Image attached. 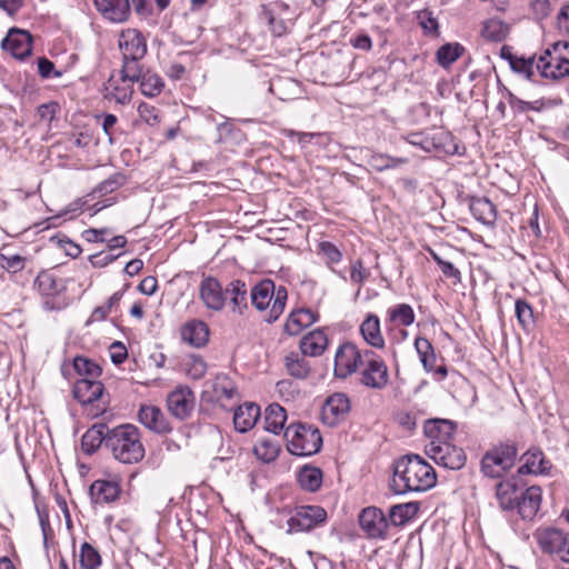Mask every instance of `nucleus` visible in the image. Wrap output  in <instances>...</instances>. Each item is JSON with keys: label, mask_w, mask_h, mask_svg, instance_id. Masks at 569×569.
Listing matches in <instances>:
<instances>
[{"label": "nucleus", "mask_w": 569, "mask_h": 569, "mask_svg": "<svg viewBox=\"0 0 569 569\" xmlns=\"http://www.w3.org/2000/svg\"><path fill=\"white\" fill-rule=\"evenodd\" d=\"M1 47L12 57L23 60L32 52V37L28 31L13 28L2 40Z\"/></svg>", "instance_id": "4468645a"}, {"label": "nucleus", "mask_w": 569, "mask_h": 569, "mask_svg": "<svg viewBox=\"0 0 569 569\" xmlns=\"http://www.w3.org/2000/svg\"><path fill=\"white\" fill-rule=\"evenodd\" d=\"M322 478L321 469L310 465L303 466L297 475L299 486L309 492H316L321 488Z\"/></svg>", "instance_id": "c9c22d12"}, {"label": "nucleus", "mask_w": 569, "mask_h": 569, "mask_svg": "<svg viewBox=\"0 0 569 569\" xmlns=\"http://www.w3.org/2000/svg\"><path fill=\"white\" fill-rule=\"evenodd\" d=\"M319 252L327 259V263H338L342 258L341 251L330 241H321L318 246Z\"/></svg>", "instance_id": "680f3d73"}, {"label": "nucleus", "mask_w": 569, "mask_h": 569, "mask_svg": "<svg viewBox=\"0 0 569 569\" xmlns=\"http://www.w3.org/2000/svg\"><path fill=\"white\" fill-rule=\"evenodd\" d=\"M107 451L121 463H138L146 455L140 430L131 423L111 428L107 437Z\"/></svg>", "instance_id": "f03ea898"}, {"label": "nucleus", "mask_w": 569, "mask_h": 569, "mask_svg": "<svg viewBox=\"0 0 569 569\" xmlns=\"http://www.w3.org/2000/svg\"><path fill=\"white\" fill-rule=\"evenodd\" d=\"M360 367V349L352 342L340 345L335 355L333 373L337 378L346 379Z\"/></svg>", "instance_id": "1a4fd4ad"}, {"label": "nucleus", "mask_w": 569, "mask_h": 569, "mask_svg": "<svg viewBox=\"0 0 569 569\" xmlns=\"http://www.w3.org/2000/svg\"><path fill=\"white\" fill-rule=\"evenodd\" d=\"M139 422L156 433H167L171 427L162 410L156 406L143 405L138 412Z\"/></svg>", "instance_id": "4be33fe9"}, {"label": "nucleus", "mask_w": 569, "mask_h": 569, "mask_svg": "<svg viewBox=\"0 0 569 569\" xmlns=\"http://www.w3.org/2000/svg\"><path fill=\"white\" fill-rule=\"evenodd\" d=\"M425 435L430 439L428 445H441L450 442L455 435L456 426L447 419H431L425 423Z\"/></svg>", "instance_id": "b1692460"}, {"label": "nucleus", "mask_w": 569, "mask_h": 569, "mask_svg": "<svg viewBox=\"0 0 569 569\" xmlns=\"http://www.w3.org/2000/svg\"><path fill=\"white\" fill-rule=\"evenodd\" d=\"M350 409L349 397L343 392H335L326 399L322 406V421L330 427H335L346 420Z\"/></svg>", "instance_id": "f8f14e48"}, {"label": "nucleus", "mask_w": 569, "mask_h": 569, "mask_svg": "<svg viewBox=\"0 0 569 569\" xmlns=\"http://www.w3.org/2000/svg\"><path fill=\"white\" fill-rule=\"evenodd\" d=\"M109 428L106 423H97L89 428L81 438V448L87 455L94 453L99 448L107 450Z\"/></svg>", "instance_id": "393cba45"}, {"label": "nucleus", "mask_w": 569, "mask_h": 569, "mask_svg": "<svg viewBox=\"0 0 569 569\" xmlns=\"http://www.w3.org/2000/svg\"><path fill=\"white\" fill-rule=\"evenodd\" d=\"M224 307L228 305L231 312L243 315L248 309V289L244 281L234 279L223 287Z\"/></svg>", "instance_id": "f3484780"}, {"label": "nucleus", "mask_w": 569, "mask_h": 569, "mask_svg": "<svg viewBox=\"0 0 569 569\" xmlns=\"http://www.w3.org/2000/svg\"><path fill=\"white\" fill-rule=\"evenodd\" d=\"M469 210L472 217L483 224H492L497 219L496 207L486 197H470Z\"/></svg>", "instance_id": "473e14b6"}, {"label": "nucleus", "mask_w": 569, "mask_h": 569, "mask_svg": "<svg viewBox=\"0 0 569 569\" xmlns=\"http://www.w3.org/2000/svg\"><path fill=\"white\" fill-rule=\"evenodd\" d=\"M72 366L81 378L98 379L102 373V369L98 363L82 356H77L73 359Z\"/></svg>", "instance_id": "a18cd8bd"}, {"label": "nucleus", "mask_w": 569, "mask_h": 569, "mask_svg": "<svg viewBox=\"0 0 569 569\" xmlns=\"http://www.w3.org/2000/svg\"><path fill=\"white\" fill-rule=\"evenodd\" d=\"M360 333L363 340L371 347L382 349L385 339L380 329V319L375 313H368L360 325Z\"/></svg>", "instance_id": "2f4dec72"}, {"label": "nucleus", "mask_w": 569, "mask_h": 569, "mask_svg": "<svg viewBox=\"0 0 569 569\" xmlns=\"http://www.w3.org/2000/svg\"><path fill=\"white\" fill-rule=\"evenodd\" d=\"M367 277L368 272L365 269L362 260L358 259L353 261L351 264L350 280L359 286L358 291H360V288L366 281ZM357 295H359V292H357Z\"/></svg>", "instance_id": "e2e57ef3"}, {"label": "nucleus", "mask_w": 569, "mask_h": 569, "mask_svg": "<svg viewBox=\"0 0 569 569\" xmlns=\"http://www.w3.org/2000/svg\"><path fill=\"white\" fill-rule=\"evenodd\" d=\"M508 34V26L499 19H489L482 28V36L490 41H502Z\"/></svg>", "instance_id": "de8ad7c7"}, {"label": "nucleus", "mask_w": 569, "mask_h": 569, "mask_svg": "<svg viewBox=\"0 0 569 569\" xmlns=\"http://www.w3.org/2000/svg\"><path fill=\"white\" fill-rule=\"evenodd\" d=\"M563 535L565 532L560 529L545 528L538 530L535 535V538L543 552L557 557L561 543H563Z\"/></svg>", "instance_id": "72a5a7b5"}, {"label": "nucleus", "mask_w": 569, "mask_h": 569, "mask_svg": "<svg viewBox=\"0 0 569 569\" xmlns=\"http://www.w3.org/2000/svg\"><path fill=\"white\" fill-rule=\"evenodd\" d=\"M328 347V337L321 329H316L305 335L299 343L303 356L319 357Z\"/></svg>", "instance_id": "c756f323"}, {"label": "nucleus", "mask_w": 569, "mask_h": 569, "mask_svg": "<svg viewBox=\"0 0 569 569\" xmlns=\"http://www.w3.org/2000/svg\"><path fill=\"white\" fill-rule=\"evenodd\" d=\"M417 19L419 26L423 29L426 33L436 34L438 33L439 24L437 18L433 16L432 11L428 9L420 10L417 13Z\"/></svg>", "instance_id": "13d9d810"}, {"label": "nucleus", "mask_w": 569, "mask_h": 569, "mask_svg": "<svg viewBox=\"0 0 569 569\" xmlns=\"http://www.w3.org/2000/svg\"><path fill=\"white\" fill-rule=\"evenodd\" d=\"M432 151H442L455 154L458 152V146L451 132L443 129L431 131Z\"/></svg>", "instance_id": "a19ab883"}, {"label": "nucleus", "mask_w": 569, "mask_h": 569, "mask_svg": "<svg viewBox=\"0 0 569 569\" xmlns=\"http://www.w3.org/2000/svg\"><path fill=\"white\" fill-rule=\"evenodd\" d=\"M500 481L495 486V497L501 510L513 511L518 502L519 487L516 478L499 479Z\"/></svg>", "instance_id": "aec40b11"}, {"label": "nucleus", "mask_w": 569, "mask_h": 569, "mask_svg": "<svg viewBox=\"0 0 569 569\" xmlns=\"http://www.w3.org/2000/svg\"><path fill=\"white\" fill-rule=\"evenodd\" d=\"M437 482L435 469L420 456L407 455L393 463V477L390 485L396 495L423 492Z\"/></svg>", "instance_id": "f257e3e1"}, {"label": "nucleus", "mask_w": 569, "mask_h": 569, "mask_svg": "<svg viewBox=\"0 0 569 569\" xmlns=\"http://www.w3.org/2000/svg\"><path fill=\"white\" fill-rule=\"evenodd\" d=\"M143 73L144 71L140 64V60L122 59L120 74L123 82H138Z\"/></svg>", "instance_id": "864d4df0"}, {"label": "nucleus", "mask_w": 569, "mask_h": 569, "mask_svg": "<svg viewBox=\"0 0 569 569\" xmlns=\"http://www.w3.org/2000/svg\"><path fill=\"white\" fill-rule=\"evenodd\" d=\"M104 391L101 381L97 379L79 378L73 386V397L82 405H93Z\"/></svg>", "instance_id": "5701e85b"}, {"label": "nucleus", "mask_w": 569, "mask_h": 569, "mask_svg": "<svg viewBox=\"0 0 569 569\" xmlns=\"http://www.w3.org/2000/svg\"><path fill=\"white\" fill-rule=\"evenodd\" d=\"M415 349L419 356L423 369L427 372H431L437 360L431 342L427 338L417 337L415 339Z\"/></svg>", "instance_id": "ea45409f"}, {"label": "nucleus", "mask_w": 569, "mask_h": 569, "mask_svg": "<svg viewBox=\"0 0 569 569\" xmlns=\"http://www.w3.org/2000/svg\"><path fill=\"white\" fill-rule=\"evenodd\" d=\"M200 298L204 306L213 311H221L224 308L223 287L213 277H206L200 282Z\"/></svg>", "instance_id": "a211bd4d"}, {"label": "nucleus", "mask_w": 569, "mask_h": 569, "mask_svg": "<svg viewBox=\"0 0 569 569\" xmlns=\"http://www.w3.org/2000/svg\"><path fill=\"white\" fill-rule=\"evenodd\" d=\"M128 357L126 346L121 341H114L110 346V358L114 365H121Z\"/></svg>", "instance_id": "69168bd1"}, {"label": "nucleus", "mask_w": 569, "mask_h": 569, "mask_svg": "<svg viewBox=\"0 0 569 569\" xmlns=\"http://www.w3.org/2000/svg\"><path fill=\"white\" fill-rule=\"evenodd\" d=\"M138 82H140L141 93L149 98L159 96L164 88L162 78L151 70H146Z\"/></svg>", "instance_id": "79ce46f5"}, {"label": "nucleus", "mask_w": 569, "mask_h": 569, "mask_svg": "<svg viewBox=\"0 0 569 569\" xmlns=\"http://www.w3.org/2000/svg\"><path fill=\"white\" fill-rule=\"evenodd\" d=\"M503 90L506 92L508 103L510 104V107L515 113H523V112L528 111V107H529L528 101L521 100L506 87L503 88Z\"/></svg>", "instance_id": "0e129e2a"}, {"label": "nucleus", "mask_w": 569, "mask_h": 569, "mask_svg": "<svg viewBox=\"0 0 569 569\" xmlns=\"http://www.w3.org/2000/svg\"><path fill=\"white\" fill-rule=\"evenodd\" d=\"M119 49L122 59L141 60L147 54V42L137 29H127L119 36Z\"/></svg>", "instance_id": "ddd939ff"}, {"label": "nucleus", "mask_w": 569, "mask_h": 569, "mask_svg": "<svg viewBox=\"0 0 569 569\" xmlns=\"http://www.w3.org/2000/svg\"><path fill=\"white\" fill-rule=\"evenodd\" d=\"M426 453L439 467L449 470H460L467 461V456L463 449L452 445L451 442L427 445Z\"/></svg>", "instance_id": "6e6552de"}, {"label": "nucleus", "mask_w": 569, "mask_h": 569, "mask_svg": "<svg viewBox=\"0 0 569 569\" xmlns=\"http://www.w3.org/2000/svg\"><path fill=\"white\" fill-rule=\"evenodd\" d=\"M287 420L286 410L278 403L269 405L264 411V429L274 435L280 433Z\"/></svg>", "instance_id": "e433bc0d"}, {"label": "nucleus", "mask_w": 569, "mask_h": 569, "mask_svg": "<svg viewBox=\"0 0 569 569\" xmlns=\"http://www.w3.org/2000/svg\"><path fill=\"white\" fill-rule=\"evenodd\" d=\"M260 417V408L253 402H247L239 406L233 415V423L239 432L249 431Z\"/></svg>", "instance_id": "7c9ffc66"}, {"label": "nucleus", "mask_w": 569, "mask_h": 569, "mask_svg": "<svg viewBox=\"0 0 569 569\" xmlns=\"http://www.w3.org/2000/svg\"><path fill=\"white\" fill-rule=\"evenodd\" d=\"M388 381V368L383 360L369 361L360 373V382L371 389L381 390Z\"/></svg>", "instance_id": "6ab92c4d"}, {"label": "nucleus", "mask_w": 569, "mask_h": 569, "mask_svg": "<svg viewBox=\"0 0 569 569\" xmlns=\"http://www.w3.org/2000/svg\"><path fill=\"white\" fill-rule=\"evenodd\" d=\"M557 24L560 31L569 34V6H563L558 13Z\"/></svg>", "instance_id": "774afa93"}, {"label": "nucleus", "mask_w": 569, "mask_h": 569, "mask_svg": "<svg viewBox=\"0 0 569 569\" xmlns=\"http://www.w3.org/2000/svg\"><path fill=\"white\" fill-rule=\"evenodd\" d=\"M536 58L535 57H530V58H523V57H518L515 61L511 62V70L513 72H517L519 74H522L525 76V78L527 80H531L533 73H535V68H536Z\"/></svg>", "instance_id": "6e6d98bb"}, {"label": "nucleus", "mask_w": 569, "mask_h": 569, "mask_svg": "<svg viewBox=\"0 0 569 569\" xmlns=\"http://www.w3.org/2000/svg\"><path fill=\"white\" fill-rule=\"evenodd\" d=\"M328 515L325 508L318 505H301L295 507L287 520V532H310L327 523Z\"/></svg>", "instance_id": "0eeeda50"}, {"label": "nucleus", "mask_w": 569, "mask_h": 569, "mask_svg": "<svg viewBox=\"0 0 569 569\" xmlns=\"http://www.w3.org/2000/svg\"><path fill=\"white\" fill-rule=\"evenodd\" d=\"M408 143L432 152L431 131L411 132L406 137Z\"/></svg>", "instance_id": "bf43d9fd"}, {"label": "nucleus", "mask_w": 569, "mask_h": 569, "mask_svg": "<svg viewBox=\"0 0 569 569\" xmlns=\"http://www.w3.org/2000/svg\"><path fill=\"white\" fill-rule=\"evenodd\" d=\"M94 6L102 16L113 22H122L130 10L129 0H94Z\"/></svg>", "instance_id": "cd10ccee"}, {"label": "nucleus", "mask_w": 569, "mask_h": 569, "mask_svg": "<svg viewBox=\"0 0 569 569\" xmlns=\"http://www.w3.org/2000/svg\"><path fill=\"white\" fill-rule=\"evenodd\" d=\"M284 439L288 451L295 456H312L322 447L319 429L306 422L290 423L284 430Z\"/></svg>", "instance_id": "39448f33"}, {"label": "nucleus", "mask_w": 569, "mask_h": 569, "mask_svg": "<svg viewBox=\"0 0 569 569\" xmlns=\"http://www.w3.org/2000/svg\"><path fill=\"white\" fill-rule=\"evenodd\" d=\"M419 511L418 502L395 505L389 510V523L398 527L411 520Z\"/></svg>", "instance_id": "58836bf2"}, {"label": "nucleus", "mask_w": 569, "mask_h": 569, "mask_svg": "<svg viewBox=\"0 0 569 569\" xmlns=\"http://www.w3.org/2000/svg\"><path fill=\"white\" fill-rule=\"evenodd\" d=\"M252 306L264 311L263 320L272 323L283 313L288 300V290L284 286H276L270 279H263L250 290Z\"/></svg>", "instance_id": "20e7f679"}, {"label": "nucleus", "mask_w": 569, "mask_h": 569, "mask_svg": "<svg viewBox=\"0 0 569 569\" xmlns=\"http://www.w3.org/2000/svg\"><path fill=\"white\" fill-rule=\"evenodd\" d=\"M367 162L372 169L381 172L389 169H396L399 166L405 164L407 159L391 157L385 153H371Z\"/></svg>", "instance_id": "c03bdc74"}, {"label": "nucleus", "mask_w": 569, "mask_h": 569, "mask_svg": "<svg viewBox=\"0 0 569 569\" xmlns=\"http://www.w3.org/2000/svg\"><path fill=\"white\" fill-rule=\"evenodd\" d=\"M359 525L370 539H386L389 521L381 509L367 507L359 515Z\"/></svg>", "instance_id": "9b49d317"}, {"label": "nucleus", "mask_w": 569, "mask_h": 569, "mask_svg": "<svg viewBox=\"0 0 569 569\" xmlns=\"http://www.w3.org/2000/svg\"><path fill=\"white\" fill-rule=\"evenodd\" d=\"M282 8H286L283 3L272 2L263 4L261 10V19L268 23L269 30L276 37L286 34L288 30L287 22L278 18V11Z\"/></svg>", "instance_id": "f704fd0d"}, {"label": "nucleus", "mask_w": 569, "mask_h": 569, "mask_svg": "<svg viewBox=\"0 0 569 569\" xmlns=\"http://www.w3.org/2000/svg\"><path fill=\"white\" fill-rule=\"evenodd\" d=\"M27 259L18 253H12L9 246L0 249V268L10 273H17L24 269Z\"/></svg>", "instance_id": "37998d69"}, {"label": "nucleus", "mask_w": 569, "mask_h": 569, "mask_svg": "<svg viewBox=\"0 0 569 569\" xmlns=\"http://www.w3.org/2000/svg\"><path fill=\"white\" fill-rule=\"evenodd\" d=\"M389 319L403 327H408L415 321V312L410 305L399 303L388 310Z\"/></svg>", "instance_id": "8fccbe9b"}, {"label": "nucleus", "mask_w": 569, "mask_h": 569, "mask_svg": "<svg viewBox=\"0 0 569 569\" xmlns=\"http://www.w3.org/2000/svg\"><path fill=\"white\" fill-rule=\"evenodd\" d=\"M279 446L273 440H261L254 446V453L263 462L273 461L279 453Z\"/></svg>", "instance_id": "5fc2aeb1"}, {"label": "nucleus", "mask_w": 569, "mask_h": 569, "mask_svg": "<svg viewBox=\"0 0 569 569\" xmlns=\"http://www.w3.org/2000/svg\"><path fill=\"white\" fill-rule=\"evenodd\" d=\"M522 465L518 468L517 473L523 475H548L551 469V462L546 459L543 452L539 448H530L521 455Z\"/></svg>", "instance_id": "dca6fc26"}, {"label": "nucleus", "mask_w": 569, "mask_h": 569, "mask_svg": "<svg viewBox=\"0 0 569 569\" xmlns=\"http://www.w3.org/2000/svg\"><path fill=\"white\" fill-rule=\"evenodd\" d=\"M519 448L513 439L499 440L480 459V472L488 479H502L516 466Z\"/></svg>", "instance_id": "7ed1b4c3"}, {"label": "nucleus", "mask_w": 569, "mask_h": 569, "mask_svg": "<svg viewBox=\"0 0 569 569\" xmlns=\"http://www.w3.org/2000/svg\"><path fill=\"white\" fill-rule=\"evenodd\" d=\"M182 340L190 346L201 348L209 340V328L206 322L193 319L188 321L181 329Z\"/></svg>", "instance_id": "c85d7f7f"}, {"label": "nucleus", "mask_w": 569, "mask_h": 569, "mask_svg": "<svg viewBox=\"0 0 569 569\" xmlns=\"http://www.w3.org/2000/svg\"><path fill=\"white\" fill-rule=\"evenodd\" d=\"M318 316L310 309L300 308L292 310L287 317L283 330L289 336L299 335L305 328L313 325Z\"/></svg>", "instance_id": "a878e982"}, {"label": "nucleus", "mask_w": 569, "mask_h": 569, "mask_svg": "<svg viewBox=\"0 0 569 569\" xmlns=\"http://www.w3.org/2000/svg\"><path fill=\"white\" fill-rule=\"evenodd\" d=\"M465 51L459 43H446L437 50V61L442 67L453 63Z\"/></svg>", "instance_id": "09e8293b"}, {"label": "nucleus", "mask_w": 569, "mask_h": 569, "mask_svg": "<svg viewBox=\"0 0 569 569\" xmlns=\"http://www.w3.org/2000/svg\"><path fill=\"white\" fill-rule=\"evenodd\" d=\"M542 490L531 486L519 495L516 510L523 520H532L540 509Z\"/></svg>", "instance_id": "412c9836"}, {"label": "nucleus", "mask_w": 569, "mask_h": 569, "mask_svg": "<svg viewBox=\"0 0 569 569\" xmlns=\"http://www.w3.org/2000/svg\"><path fill=\"white\" fill-rule=\"evenodd\" d=\"M89 493L96 503H110L119 498L121 488L116 481L99 479L91 483Z\"/></svg>", "instance_id": "bb28decb"}, {"label": "nucleus", "mask_w": 569, "mask_h": 569, "mask_svg": "<svg viewBox=\"0 0 569 569\" xmlns=\"http://www.w3.org/2000/svg\"><path fill=\"white\" fill-rule=\"evenodd\" d=\"M542 78L559 80L569 76V42L557 41L545 49L536 62Z\"/></svg>", "instance_id": "423d86ee"}, {"label": "nucleus", "mask_w": 569, "mask_h": 569, "mask_svg": "<svg viewBox=\"0 0 569 569\" xmlns=\"http://www.w3.org/2000/svg\"><path fill=\"white\" fill-rule=\"evenodd\" d=\"M284 366L288 373L296 379H306L310 373V363L305 356L290 352L284 357Z\"/></svg>", "instance_id": "4c0bfd02"}, {"label": "nucleus", "mask_w": 569, "mask_h": 569, "mask_svg": "<svg viewBox=\"0 0 569 569\" xmlns=\"http://www.w3.org/2000/svg\"><path fill=\"white\" fill-rule=\"evenodd\" d=\"M207 372V363L200 356H191L186 363V373L194 380L204 377Z\"/></svg>", "instance_id": "4d7b16f0"}, {"label": "nucleus", "mask_w": 569, "mask_h": 569, "mask_svg": "<svg viewBox=\"0 0 569 569\" xmlns=\"http://www.w3.org/2000/svg\"><path fill=\"white\" fill-rule=\"evenodd\" d=\"M138 113L140 118L149 126H157L160 123L159 110L147 102H141L138 106Z\"/></svg>", "instance_id": "052dcab7"}, {"label": "nucleus", "mask_w": 569, "mask_h": 569, "mask_svg": "<svg viewBox=\"0 0 569 569\" xmlns=\"http://www.w3.org/2000/svg\"><path fill=\"white\" fill-rule=\"evenodd\" d=\"M34 286L40 295L47 298L43 301V308L46 310H61L67 307L64 300H54V298L64 290V286L58 282L52 273L46 271L40 272L36 278Z\"/></svg>", "instance_id": "9d476101"}, {"label": "nucleus", "mask_w": 569, "mask_h": 569, "mask_svg": "<svg viewBox=\"0 0 569 569\" xmlns=\"http://www.w3.org/2000/svg\"><path fill=\"white\" fill-rule=\"evenodd\" d=\"M516 317L523 330L529 331L535 326L532 307L522 299L516 301Z\"/></svg>", "instance_id": "603ef678"}, {"label": "nucleus", "mask_w": 569, "mask_h": 569, "mask_svg": "<svg viewBox=\"0 0 569 569\" xmlns=\"http://www.w3.org/2000/svg\"><path fill=\"white\" fill-rule=\"evenodd\" d=\"M104 97L109 100H113L117 103L126 104L131 99L132 90L129 86H119L113 82L111 79L108 81L104 87Z\"/></svg>", "instance_id": "3c124183"}, {"label": "nucleus", "mask_w": 569, "mask_h": 569, "mask_svg": "<svg viewBox=\"0 0 569 569\" xmlns=\"http://www.w3.org/2000/svg\"><path fill=\"white\" fill-rule=\"evenodd\" d=\"M78 557L82 569H97L102 562L99 551L89 542H83L80 546Z\"/></svg>", "instance_id": "49530a36"}, {"label": "nucleus", "mask_w": 569, "mask_h": 569, "mask_svg": "<svg viewBox=\"0 0 569 569\" xmlns=\"http://www.w3.org/2000/svg\"><path fill=\"white\" fill-rule=\"evenodd\" d=\"M167 406L173 417L179 420L187 419L194 406L192 390L188 387H180L171 391L167 398Z\"/></svg>", "instance_id": "2eb2a0df"}, {"label": "nucleus", "mask_w": 569, "mask_h": 569, "mask_svg": "<svg viewBox=\"0 0 569 569\" xmlns=\"http://www.w3.org/2000/svg\"><path fill=\"white\" fill-rule=\"evenodd\" d=\"M350 44L355 49L370 51L372 48V40L367 33L360 32L350 38Z\"/></svg>", "instance_id": "338daca9"}]
</instances>
